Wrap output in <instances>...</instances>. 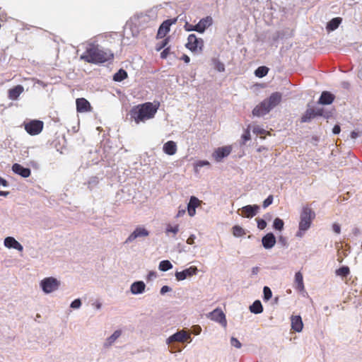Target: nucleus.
Masks as SVG:
<instances>
[{
  "instance_id": "1",
  "label": "nucleus",
  "mask_w": 362,
  "mask_h": 362,
  "mask_svg": "<svg viewBox=\"0 0 362 362\" xmlns=\"http://www.w3.org/2000/svg\"><path fill=\"white\" fill-rule=\"evenodd\" d=\"M160 104L159 101L145 102L132 107L127 115V119L134 121L136 124L144 122L155 117Z\"/></svg>"
},
{
  "instance_id": "2",
  "label": "nucleus",
  "mask_w": 362,
  "mask_h": 362,
  "mask_svg": "<svg viewBox=\"0 0 362 362\" xmlns=\"http://www.w3.org/2000/svg\"><path fill=\"white\" fill-rule=\"evenodd\" d=\"M80 59L87 63L100 65L105 62L111 63L114 59V53L110 49L105 51L100 49L98 45L92 42L80 56Z\"/></svg>"
},
{
  "instance_id": "3",
  "label": "nucleus",
  "mask_w": 362,
  "mask_h": 362,
  "mask_svg": "<svg viewBox=\"0 0 362 362\" xmlns=\"http://www.w3.org/2000/svg\"><path fill=\"white\" fill-rule=\"evenodd\" d=\"M308 107L300 117V122L309 123L313 119L319 117H323L326 119H329L334 117V115L336 112V109L334 107L331 109H327L323 107H310V104H308Z\"/></svg>"
},
{
  "instance_id": "4",
  "label": "nucleus",
  "mask_w": 362,
  "mask_h": 362,
  "mask_svg": "<svg viewBox=\"0 0 362 362\" xmlns=\"http://www.w3.org/2000/svg\"><path fill=\"white\" fill-rule=\"evenodd\" d=\"M315 212L308 206H304L300 214V221L298 223V230L296 236L301 238L306 231L310 228L313 221L315 218Z\"/></svg>"
},
{
  "instance_id": "5",
  "label": "nucleus",
  "mask_w": 362,
  "mask_h": 362,
  "mask_svg": "<svg viewBox=\"0 0 362 362\" xmlns=\"http://www.w3.org/2000/svg\"><path fill=\"white\" fill-rule=\"evenodd\" d=\"M188 341H192L190 335L187 334L184 329H178L175 333L170 335L166 339V344L170 348L171 353L180 352L182 350L179 345L176 344L177 342H184Z\"/></svg>"
},
{
  "instance_id": "6",
  "label": "nucleus",
  "mask_w": 362,
  "mask_h": 362,
  "mask_svg": "<svg viewBox=\"0 0 362 362\" xmlns=\"http://www.w3.org/2000/svg\"><path fill=\"white\" fill-rule=\"evenodd\" d=\"M185 46L193 53H201L204 49V42L202 38L197 37L195 34H190Z\"/></svg>"
},
{
  "instance_id": "7",
  "label": "nucleus",
  "mask_w": 362,
  "mask_h": 362,
  "mask_svg": "<svg viewBox=\"0 0 362 362\" xmlns=\"http://www.w3.org/2000/svg\"><path fill=\"white\" fill-rule=\"evenodd\" d=\"M23 126L28 134L35 136L42 132L44 127V122L42 120L36 119H29L24 121Z\"/></svg>"
},
{
  "instance_id": "8",
  "label": "nucleus",
  "mask_w": 362,
  "mask_h": 362,
  "mask_svg": "<svg viewBox=\"0 0 362 362\" xmlns=\"http://www.w3.org/2000/svg\"><path fill=\"white\" fill-rule=\"evenodd\" d=\"M59 286L60 281L52 276L46 277L41 280L40 283V288L46 294L50 293L57 290Z\"/></svg>"
},
{
  "instance_id": "9",
  "label": "nucleus",
  "mask_w": 362,
  "mask_h": 362,
  "mask_svg": "<svg viewBox=\"0 0 362 362\" xmlns=\"http://www.w3.org/2000/svg\"><path fill=\"white\" fill-rule=\"evenodd\" d=\"M177 18H169L165 20L160 25L156 34V39L163 38L170 30V26L177 23Z\"/></svg>"
},
{
  "instance_id": "10",
  "label": "nucleus",
  "mask_w": 362,
  "mask_h": 362,
  "mask_svg": "<svg viewBox=\"0 0 362 362\" xmlns=\"http://www.w3.org/2000/svg\"><path fill=\"white\" fill-rule=\"evenodd\" d=\"M231 151L232 146L230 145L218 147L213 152L212 157L216 162L219 163L227 158L230 154Z\"/></svg>"
},
{
  "instance_id": "11",
  "label": "nucleus",
  "mask_w": 362,
  "mask_h": 362,
  "mask_svg": "<svg viewBox=\"0 0 362 362\" xmlns=\"http://www.w3.org/2000/svg\"><path fill=\"white\" fill-rule=\"evenodd\" d=\"M208 317L213 321L219 323L223 327L227 326V320L225 313L221 308H216L209 313Z\"/></svg>"
},
{
  "instance_id": "12",
  "label": "nucleus",
  "mask_w": 362,
  "mask_h": 362,
  "mask_svg": "<svg viewBox=\"0 0 362 362\" xmlns=\"http://www.w3.org/2000/svg\"><path fill=\"white\" fill-rule=\"evenodd\" d=\"M198 269L195 266H191L180 272H175V276L177 281H181L197 274Z\"/></svg>"
},
{
  "instance_id": "13",
  "label": "nucleus",
  "mask_w": 362,
  "mask_h": 362,
  "mask_svg": "<svg viewBox=\"0 0 362 362\" xmlns=\"http://www.w3.org/2000/svg\"><path fill=\"white\" fill-rule=\"evenodd\" d=\"M150 232L143 226H137L134 231L128 236L124 243H129L136 238L146 237L149 235Z\"/></svg>"
},
{
  "instance_id": "14",
  "label": "nucleus",
  "mask_w": 362,
  "mask_h": 362,
  "mask_svg": "<svg viewBox=\"0 0 362 362\" xmlns=\"http://www.w3.org/2000/svg\"><path fill=\"white\" fill-rule=\"evenodd\" d=\"M335 98V95L332 92L323 90L317 101V104L322 106L330 105L334 103Z\"/></svg>"
},
{
  "instance_id": "15",
  "label": "nucleus",
  "mask_w": 362,
  "mask_h": 362,
  "mask_svg": "<svg viewBox=\"0 0 362 362\" xmlns=\"http://www.w3.org/2000/svg\"><path fill=\"white\" fill-rule=\"evenodd\" d=\"M270 111L271 109L267 105L266 102L263 100L253 108L252 114L254 117H260L266 115Z\"/></svg>"
},
{
  "instance_id": "16",
  "label": "nucleus",
  "mask_w": 362,
  "mask_h": 362,
  "mask_svg": "<svg viewBox=\"0 0 362 362\" xmlns=\"http://www.w3.org/2000/svg\"><path fill=\"white\" fill-rule=\"evenodd\" d=\"M276 243V238L272 232L266 233L262 238V245L265 250H270Z\"/></svg>"
},
{
  "instance_id": "17",
  "label": "nucleus",
  "mask_w": 362,
  "mask_h": 362,
  "mask_svg": "<svg viewBox=\"0 0 362 362\" xmlns=\"http://www.w3.org/2000/svg\"><path fill=\"white\" fill-rule=\"evenodd\" d=\"M213 24V18L211 16H208L204 18H202L199 20V21L195 24L197 28V32L202 34L205 32V30L211 26Z\"/></svg>"
},
{
  "instance_id": "18",
  "label": "nucleus",
  "mask_w": 362,
  "mask_h": 362,
  "mask_svg": "<svg viewBox=\"0 0 362 362\" xmlns=\"http://www.w3.org/2000/svg\"><path fill=\"white\" fill-rule=\"evenodd\" d=\"M282 100V93L280 92H274L272 93L268 98H265L264 100L266 102L267 105L269 107L271 110L277 106Z\"/></svg>"
},
{
  "instance_id": "19",
  "label": "nucleus",
  "mask_w": 362,
  "mask_h": 362,
  "mask_svg": "<svg viewBox=\"0 0 362 362\" xmlns=\"http://www.w3.org/2000/svg\"><path fill=\"white\" fill-rule=\"evenodd\" d=\"M260 207L257 204H248L241 208L242 216L246 218H252L256 216Z\"/></svg>"
},
{
  "instance_id": "20",
  "label": "nucleus",
  "mask_w": 362,
  "mask_h": 362,
  "mask_svg": "<svg viewBox=\"0 0 362 362\" xmlns=\"http://www.w3.org/2000/svg\"><path fill=\"white\" fill-rule=\"evenodd\" d=\"M76 105L77 112H87L91 111L92 110L90 102L84 98H77L76 100Z\"/></svg>"
},
{
  "instance_id": "21",
  "label": "nucleus",
  "mask_w": 362,
  "mask_h": 362,
  "mask_svg": "<svg viewBox=\"0 0 362 362\" xmlns=\"http://www.w3.org/2000/svg\"><path fill=\"white\" fill-rule=\"evenodd\" d=\"M12 171L23 178L28 177L31 174V170L29 168H25L19 163H13L12 165Z\"/></svg>"
},
{
  "instance_id": "22",
  "label": "nucleus",
  "mask_w": 362,
  "mask_h": 362,
  "mask_svg": "<svg viewBox=\"0 0 362 362\" xmlns=\"http://www.w3.org/2000/svg\"><path fill=\"white\" fill-rule=\"evenodd\" d=\"M4 245L7 248L15 249L19 252H22L23 250V245L11 236L6 237L4 239Z\"/></svg>"
},
{
  "instance_id": "23",
  "label": "nucleus",
  "mask_w": 362,
  "mask_h": 362,
  "mask_svg": "<svg viewBox=\"0 0 362 362\" xmlns=\"http://www.w3.org/2000/svg\"><path fill=\"white\" fill-rule=\"evenodd\" d=\"M291 329H293L296 332H300L303 329V322L302 320V317L300 315H292L291 317Z\"/></svg>"
},
{
  "instance_id": "24",
  "label": "nucleus",
  "mask_w": 362,
  "mask_h": 362,
  "mask_svg": "<svg viewBox=\"0 0 362 362\" xmlns=\"http://www.w3.org/2000/svg\"><path fill=\"white\" fill-rule=\"evenodd\" d=\"M23 91L24 87L22 85H16L8 90V98L11 100H16Z\"/></svg>"
},
{
  "instance_id": "25",
  "label": "nucleus",
  "mask_w": 362,
  "mask_h": 362,
  "mask_svg": "<svg viewBox=\"0 0 362 362\" xmlns=\"http://www.w3.org/2000/svg\"><path fill=\"white\" fill-rule=\"evenodd\" d=\"M199 199L195 196H191L187 203V209L188 215L191 217L194 216L196 214V209L198 207Z\"/></svg>"
},
{
  "instance_id": "26",
  "label": "nucleus",
  "mask_w": 362,
  "mask_h": 362,
  "mask_svg": "<svg viewBox=\"0 0 362 362\" xmlns=\"http://www.w3.org/2000/svg\"><path fill=\"white\" fill-rule=\"evenodd\" d=\"M146 284L143 281H135L131 284L130 291L133 295H139L145 291Z\"/></svg>"
},
{
  "instance_id": "27",
  "label": "nucleus",
  "mask_w": 362,
  "mask_h": 362,
  "mask_svg": "<svg viewBox=\"0 0 362 362\" xmlns=\"http://www.w3.org/2000/svg\"><path fill=\"white\" fill-rule=\"evenodd\" d=\"M163 152L169 156H173L177 152V144L173 141H168L163 146Z\"/></svg>"
},
{
  "instance_id": "28",
  "label": "nucleus",
  "mask_w": 362,
  "mask_h": 362,
  "mask_svg": "<svg viewBox=\"0 0 362 362\" xmlns=\"http://www.w3.org/2000/svg\"><path fill=\"white\" fill-rule=\"evenodd\" d=\"M342 22L341 17H335L332 18L327 23L326 30L327 32H332L337 30Z\"/></svg>"
},
{
  "instance_id": "29",
  "label": "nucleus",
  "mask_w": 362,
  "mask_h": 362,
  "mask_svg": "<svg viewBox=\"0 0 362 362\" xmlns=\"http://www.w3.org/2000/svg\"><path fill=\"white\" fill-rule=\"evenodd\" d=\"M250 311L253 314H260L263 312V306L259 300H255L249 307Z\"/></svg>"
},
{
  "instance_id": "30",
  "label": "nucleus",
  "mask_w": 362,
  "mask_h": 362,
  "mask_svg": "<svg viewBox=\"0 0 362 362\" xmlns=\"http://www.w3.org/2000/svg\"><path fill=\"white\" fill-rule=\"evenodd\" d=\"M128 77L127 71L124 69H119L112 76V80L116 82H122Z\"/></svg>"
},
{
  "instance_id": "31",
  "label": "nucleus",
  "mask_w": 362,
  "mask_h": 362,
  "mask_svg": "<svg viewBox=\"0 0 362 362\" xmlns=\"http://www.w3.org/2000/svg\"><path fill=\"white\" fill-rule=\"evenodd\" d=\"M121 329L115 330L108 338H107L104 346L106 347L111 346L121 336Z\"/></svg>"
},
{
  "instance_id": "32",
  "label": "nucleus",
  "mask_w": 362,
  "mask_h": 362,
  "mask_svg": "<svg viewBox=\"0 0 362 362\" xmlns=\"http://www.w3.org/2000/svg\"><path fill=\"white\" fill-rule=\"evenodd\" d=\"M337 276H341V278L347 277L350 274V269L346 265H342L335 271Z\"/></svg>"
},
{
  "instance_id": "33",
  "label": "nucleus",
  "mask_w": 362,
  "mask_h": 362,
  "mask_svg": "<svg viewBox=\"0 0 362 362\" xmlns=\"http://www.w3.org/2000/svg\"><path fill=\"white\" fill-rule=\"evenodd\" d=\"M295 283L298 290L303 291L304 289L303 277L300 272H297L295 274Z\"/></svg>"
},
{
  "instance_id": "34",
  "label": "nucleus",
  "mask_w": 362,
  "mask_h": 362,
  "mask_svg": "<svg viewBox=\"0 0 362 362\" xmlns=\"http://www.w3.org/2000/svg\"><path fill=\"white\" fill-rule=\"evenodd\" d=\"M269 69L266 66H259L255 71V76L257 78H263L266 76Z\"/></svg>"
},
{
  "instance_id": "35",
  "label": "nucleus",
  "mask_w": 362,
  "mask_h": 362,
  "mask_svg": "<svg viewBox=\"0 0 362 362\" xmlns=\"http://www.w3.org/2000/svg\"><path fill=\"white\" fill-rule=\"evenodd\" d=\"M272 228L277 231H282L284 228V221L279 217L274 218L272 224Z\"/></svg>"
},
{
  "instance_id": "36",
  "label": "nucleus",
  "mask_w": 362,
  "mask_h": 362,
  "mask_svg": "<svg viewBox=\"0 0 362 362\" xmlns=\"http://www.w3.org/2000/svg\"><path fill=\"white\" fill-rule=\"evenodd\" d=\"M211 62L214 68L218 72L225 71V64L221 62L218 58L214 57L211 59Z\"/></svg>"
},
{
  "instance_id": "37",
  "label": "nucleus",
  "mask_w": 362,
  "mask_h": 362,
  "mask_svg": "<svg viewBox=\"0 0 362 362\" xmlns=\"http://www.w3.org/2000/svg\"><path fill=\"white\" fill-rule=\"evenodd\" d=\"M232 233L235 238H240L246 234L245 230L239 225H235L232 228Z\"/></svg>"
},
{
  "instance_id": "38",
  "label": "nucleus",
  "mask_w": 362,
  "mask_h": 362,
  "mask_svg": "<svg viewBox=\"0 0 362 362\" xmlns=\"http://www.w3.org/2000/svg\"><path fill=\"white\" fill-rule=\"evenodd\" d=\"M172 268H173V264L168 259L160 261L159 263V265H158V269L161 272H167Z\"/></svg>"
},
{
  "instance_id": "39",
  "label": "nucleus",
  "mask_w": 362,
  "mask_h": 362,
  "mask_svg": "<svg viewBox=\"0 0 362 362\" xmlns=\"http://www.w3.org/2000/svg\"><path fill=\"white\" fill-rule=\"evenodd\" d=\"M272 298V291L271 288L267 286H264L263 287V296H262L263 300L267 302V301H269Z\"/></svg>"
},
{
  "instance_id": "40",
  "label": "nucleus",
  "mask_w": 362,
  "mask_h": 362,
  "mask_svg": "<svg viewBox=\"0 0 362 362\" xmlns=\"http://www.w3.org/2000/svg\"><path fill=\"white\" fill-rule=\"evenodd\" d=\"M210 165H211L210 163L206 160H197L194 164L195 172H197L199 170V169H200L204 166H210Z\"/></svg>"
},
{
  "instance_id": "41",
  "label": "nucleus",
  "mask_w": 362,
  "mask_h": 362,
  "mask_svg": "<svg viewBox=\"0 0 362 362\" xmlns=\"http://www.w3.org/2000/svg\"><path fill=\"white\" fill-rule=\"evenodd\" d=\"M170 42V36L164 38L161 42H158L156 45V50L159 52L164 48L167 47L168 44Z\"/></svg>"
},
{
  "instance_id": "42",
  "label": "nucleus",
  "mask_w": 362,
  "mask_h": 362,
  "mask_svg": "<svg viewBox=\"0 0 362 362\" xmlns=\"http://www.w3.org/2000/svg\"><path fill=\"white\" fill-rule=\"evenodd\" d=\"M179 231V225L176 224L175 226H172L168 223L165 228V233L168 235L169 233H173L174 235L177 234Z\"/></svg>"
},
{
  "instance_id": "43",
  "label": "nucleus",
  "mask_w": 362,
  "mask_h": 362,
  "mask_svg": "<svg viewBox=\"0 0 362 362\" xmlns=\"http://www.w3.org/2000/svg\"><path fill=\"white\" fill-rule=\"evenodd\" d=\"M250 139H251V135H250V130L245 129L241 136V139H242L241 144L245 145L247 141L250 140Z\"/></svg>"
},
{
  "instance_id": "44",
  "label": "nucleus",
  "mask_w": 362,
  "mask_h": 362,
  "mask_svg": "<svg viewBox=\"0 0 362 362\" xmlns=\"http://www.w3.org/2000/svg\"><path fill=\"white\" fill-rule=\"evenodd\" d=\"M256 221H257V228L259 230H263V229H264L267 227V221L264 218H257Z\"/></svg>"
},
{
  "instance_id": "45",
  "label": "nucleus",
  "mask_w": 362,
  "mask_h": 362,
  "mask_svg": "<svg viewBox=\"0 0 362 362\" xmlns=\"http://www.w3.org/2000/svg\"><path fill=\"white\" fill-rule=\"evenodd\" d=\"M278 244L283 247L287 248L288 247L287 238L284 235H279L278 238Z\"/></svg>"
},
{
  "instance_id": "46",
  "label": "nucleus",
  "mask_w": 362,
  "mask_h": 362,
  "mask_svg": "<svg viewBox=\"0 0 362 362\" xmlns=\"http://www.w3.org/2000/svg\"><path fill=\"white\" fill-rule=\"evenodd\" d=\"M274 197L272 194H269L264 201L262 203V207L264 209H266L269 206H270L273 203Z\"/></svg>"
},
{
  "instance_id": "47",
  "label": "nucleus",
  "mask_w": 362,
  "mask_h": 362,
  "mask_svg": "<svg viewBox=\"0 0 362 362\" xmlns=\"http://www.w3.org/2000/svg\"><path fill=\"white\" fill-rule=\"evenodd\" d=\"M82 305L81 300L80 298L74 299L70 304V308L73 309H78Z\"/></svg>"
},
{
  "instance_id": "48",
  "label": "nucleus",
  "mask_w": 362,
  "mask_h": 362,
  "mask_svg": "<svg viewBox=\"0 0 362 362\" xmlns=\"http://www.w3.org/2000/svg\"><path fill=\"white\" fill-rule=\"evenodd\" d=\"M98 182H99L98 177L96 176H93V177H90V179L88 182V187L91 188V187L97 185L98 184Z\"/></svg>"
},
{
  "instance_id": "49",
  "label": "nucleus",
  "mask_w": 362,
  "mask_h": 362,
  "mask_svg": "<svg viewBox=\"0 0 362 362\" xmlns=\"http://www.w3.org/2000/svg\"><path fill=\"white\" fill-rule=\"evenodd\" d=\"M230 344L237 349H240L242 347L241 342L235 337H232L230 338Z\"/></svg>"
},
{
  "instance_id": "50",
  "label": "nucleus",
  "mask_w": 362,
  "mask_h": 362,
  "mask_svg": "<svg viewBox=\"0 0 362 362\" xmlns=\"http://www.w3.org/2000/svg\"><path fill=\"white\" fill-rule=\"evenodd\" d=\"M170 54V47H167L164 48L162 52H160V58L161 59H167L168 55Z\"/></svg>"
},
{
  "instance_id": "51",
  "label": "nucleus",
  "mask_w": 362,
  "mask_h": 362,
  "mask_svg": "<svg viewBox=\"0 0 362 362\" xmlns=\"http://www.w3.org/2000/svg\"><path fill=\"white\" fill-rule=\"evenodd\" d=\"M196 28V25L190 24L188 22H186L185 25H184V29L187 32H191V31H196L197 32V28Z\"/></svg>"
},
{
  "instance_id": "52",
  "label": "nucleus",
  "mask_w": 362,
  "mask_h": 362,
  "mask_svg": "<svg viewBox=\"0 0 362 362\" xmlns=\"http://www.w3.org/2000/svg\"><path fill=\"white\" fill-rule=\"evenodd\" d=\"M362 134V132L359 130H353L350 133V137L351 139H356L359 136H361Z\"/></svg>"
},
{
  "instance_id": "53",
  "label": "nucleus",
  "mask_w": 362,
  "mask_h": 362,
  "mask_svg": "<svg viewBox=\"0 0 362 362\" xmlns=\"http://www.w3.org/2000/svg\"><path fill=\"white\" fill-rule=\"evenodd\" d=\"M172 291V288L168 285H164L161 287L160 290V295L163 296L165 295V293L170 292Z\"/></svg>"
},
{
  "instance_id": "54",
  "label": "nucleus",
  "mask_w": 362,
  "mask_h": 362,
  "mask_svg": "<svg viewBox=\"0 0 362 362\" xmlns=\"http://www.w3.org/2000/svg\"><path fill=\"white\" fill-rule=\"evenodd\" d=\"M252 132H253L254 134L257 135V134H264L266 131L263 128H262L259 126L257 125V126H255L253 127Z\"/></svg>"
},
{
  "instance_id": "55",
  "label": "nucleus",
  "mask_w": 362,
  "mask_h": 362,
  "mask_svg": "<svg viewBox=\"0 0 362 362\" xmlns=\"http://www.w3.org/2000/svg\"><path fill=\"white\" fill-rule=\"evenodd\" d=\"M332 230L337 233V234H339L341 233V226L339 223H334L332 224Z\"/></svg>"
},
{
  "instance_id": "56",
  "label": "nucleus",
  "mask_w": 362,
  "mask_h": 362,
  "mask_svg": "<svg viewBox=\"0 0 362 362\" xmlns=\"http://www.w3.org/2000/svg\"><path fill=\"white\" fill-rule=\"evenodd\" d=\"M341 132V127L339 124H336L332 128V134L338 135Z\"/></svg>"
},
{
  "instance_id": "57",
  "label": "nucleus",
  "mask_w": 362,
  "mask_h": 362,
  "mask_svg": "<svg viewBox=\"0 0 362 362\" xmlns=\"http://www.w3.org/2000/svg\"><path fill=\"white\" fill-rule=\"evenodd\" d=\"M8 187L10 186L9 182L4 178L0 176V187Z\"/></svg>"
},
{
  "instance_id": "58",
  "label": "nucleus",
  "mask_w": 362,
  "mask_h": 362,
  "mask_svg": "<svg viewBox=\"0 0 362 362\" xmlns=\"http://www.w3.org/2000/svg\"><path fill=\"white\" fill-rule=\"evenodd\" d=\"M129 29H130V31H131L132 35L133 37H136V36L138 35V34H139V30H138V28H137L136 26L132 27V26L131 25V27H130V28H129Z\"/></svg>"
},
{
  "instance_id": "59",
  "label": "nucleus",
  "mask_w": 362,
  "mask_h": 362,
  "mask_svg": "<svg viewBox=\"0 0 362 362\" xmlns=\"http://www.w3.org/2000/svg\"><path fill=\"white\" fill-rule=\"evenodd\" d=\"M196 239V236L194 234H192L189 236L187 240V243L189 245H193L194 243V240Z\"/></svg>"
},
{
  "instance_id": "60",
  "label": "nucleus",
  "mask_w": 362,
  "mask_h": 362,
  "mask_svg": "<svg viewBox=\"0 0 362 362\" xmlns=\"http://www.w3.org/2000/svg\"><path fill=\"white\" fill-rule=\"evenodd\" d=\"M156 277V272H153V271H151L148 272L146 279L148 281H149Z\"/></svg>"
},
{
  "instance_id": "61",
  "label": "nucleus",
  "mask_w": 362,
  "mask_h": 362,
  "mask_svg": "<svg viewBox=\"0 0 362 362\" xmlns=\"http://www.w3.org/2000/svg\"><path fill=\"white\" fill-rule=\"evenodd\" d=\"M29 165L33 168L34 169H39L40 168L38 163L35 160H30L29 162Z\"/></svg>"
},
{
  "instance_id": "62",
  "label": "nucleus",
  "mask_w": 362,
  "mask_h": 362,
  "mask_svg": "<svg viewBox=\"0 0 362 362\" xmlns=\"http://www.w3.org/2000/svg\"><path fill=\"white\" fill-rule=\"evenodd\" d=\"M181 59L183 60L184 62L186 64H189L190 62V57L185 54H182V56L181 57Z\"/></svg>"
},
{
  "instance_id": "63",
  "label": "nucleus",
  "mask_w": 362,
  "mask_h": 362,
  "mask_svg": "<svg viewBox=\"0 0 362 362\" xmlns=\"http://www.w3.org/2000/svg\"><path fill=\"white\" fill-rule=\"evenodd\" d=\"M259 271V268L258 267H254L252 268L251 271V276H256Z\"/></svg>"
},
{
  "instance_id": "64",
  "label": "nucleus",
  "mask_w": 362,
  "mask_h": 362,
  "mask_svg": "<svg viewBox=\"0 0 362 362\" xmlns=\"http://www.w3.org/2000/svg\"><path fill=\"white\" fill-rule=\"evenodd\" d=\"M352 234L355 236V237H358L360 234H361V230L359 228L355 227L352 229Z\"/></svg>"
}]
</instances>
